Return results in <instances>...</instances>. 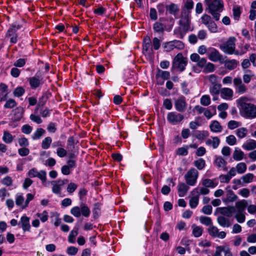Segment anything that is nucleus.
<instances>
[{"instance_id": "obj_57", "label": "nucleus", "mask_w": 256, "mask_h": 256, "mask_svg": "<svg viewBox=\"0 0 256 256\" xmlns=\"http://www.w3.org/2000/svg\"><path fill=\"white\" fill-rule=\"evenodd\" d=\"M226 141L230 146H234L236 144V139L234 135H230L226 137Z\"/></svg>"}, {"instance_id": "obj_24", "label": "nucleus", "mask_w": 256, "mask_h": 256, "mask_svg": "<svg viewBox=\"0 0 256 256\" xmlns=\"http://www.w3.org/2000/svg\"><path fill=\"white\" fill-rule=\"evenodd\" d=\"M233 90L228 88H222L220 90V96L221 97L226 100H230L232 99L233 96Z\"/></svg>"}, {"instance_id": "obj_15", "label": "nucleus", "mask_w": 256, "mask_h": 256, "mask_svg": "<svg viewBox=\"0 0 256 256\" xmlns=\"http://www.w3.org/2000/svg\"><path fill=\"white\" fill-rule=\"evenodd\" d=\"M229 188H226L224 196L222 198V201L225 203L234 202L238 198V196Z\"/></svg>"}, {"instance_id": "obj_1", "label": "nucleus", "mask_w": 256, "mask_h": 256, "mask_svg": "<svg viewBox=\"0 0 256 256\" xmlns=\"http://www.w3.org/2000/svg\"><path fill=\"white\" fill-rule=\"evenodd\" d=\"M250 100L246 96H243L236 100L239 106L240 116L246 119L256 118V104L247 102Z\"/></svg>"}, {"instance_id": "obj_52", "label": "nucleus", "mask_w": 256, "mask_h": 256, "mask_svg": "<svg viewBox=\"0 0 256 256\" xmlns=\"http://www.w3.org/2000/svg\"><path fill=\"white\" fill-rule=\"evenodd\" d=\"M16 203L18 206H22L24 205V197L22 194H18L16 196Z\"/></svg>"}, {"instance_id": "obj_49", "label": "nucleus", "mask_w": 256, "mask_h": 256, "mask_svg": "<svg viewBox=\"0 0 256 256\" xmlns=\"http://www.w3.org/2000/svg\"><path fill=\"white\" fill-rule=\"evenodd\" d=\"M210 98L208 95L202 96L200 100L201 104L204 106H208L210 104Z\"/></svg>"}, {"instance_id": "obj_40", "label": "nucleus", "mask_w": 256, "mask_h": 256, "mask_svg": "<svg viewBox=\"0 0 256 256\" xmlns=\"http://www.w3.org/2000/svg\"><path fill=\"white\" fill-rule=\"evenodd\" d=\"M37 178H39L42 182V184L44 186H47L46 185V172L45 170H41L38 172Z\"/></svg>"}, {"instance_id": "obj_7", "label": "nucleus", "mask_w": 256, "mask_h": 256, "mask_svg": "<svg viewBox=\"0 0 256 256\" xmlns=\"http://www.w3.org/2000/svg\"><path fill=\"white\" fill-rule=\"evenodd\" d=\"M198 172L194 168L190 169L184 176L186 184L188 186H194L197 181Z\"/></svg>"}, {"instance_id": "obj_14", "label": "nucleus", "mask_w": 256, "mask_h": 256, "mask_svg": "<svg viewBox=\"0 0 256 256\" xmlns=\"http://www.w3.org/2000/svg\"><path fill=\"white\" fill-rule=\"evenodd\" d=\"M208 232L214 238L223 239L226 236V233L224 231L220 232L219 229L216 226H210L208 228Z\"/></svg>"}, {"instance_id": "obj_60", "label": "nucleus", "mask_w": 256, "mask_h": 256, "mask_svg": "<svg viewBox=\"0 0 256 256\" xmlns=\"http://www.w3.org/2000/svg\"><path fill=\"white\" fill-rule=\"evenodd\" d=\"M206 26L211 32H218V26L213 20H212Z\"/></svg>"}, {"instance_id": "obj_59", "label": "nucleus", "mask_w": 256, "mask_h": 256, "mask_svg": "<svg viewBox=\"0 0 256 256\" xmlns=\"http://www.w3.org/2000/svg\"><path fill=\"white\" fill-rule=\"evenodd\" d=\"M36 215L42 222H46L48 220V212L46 210L43 211L42 213H37Z\"/></svg>"}, {"instance_id": "obj_13", "label": "nucleus", "mask_w": 256, "mask_h": 256, "mask_svg": "<svg viewBox=\"0 0 256 256\" xmlns=\"http://www.w3.org/2000/svg\"><path fill=\"white\" fill-rule=\"evenodd\" d=\"M176 110L178 112H184L186 108L187 104L186 98L184 96L179 97L174 101Z\"/></svg>"}, {"instance_id": "obj_6", "label": "nucleus", "mask_w": 256, "mask_h": 256, "mask_svg": "<svg viewBox=\"0 0 256 256\" xmlns=\"http://www.w3.org/2000/svg\"><path fill=\"white\" fill-rule=\"evenodd\" d=\"M186 64V58L184 57L182 54L178 53L173 60L172 68L178 69L180 72H182L184 70Z\"/></svg>"}, {"instance_id": "obj_29", "label": "nucleus", "mask_w": 256, "mask_h": 256, "mask_svg": "<svg viewBox=\"0 0 256 256\" xmlns=\"http://www.w3.org/2000/svg\"><path fill=\"white\" fill-rule=\"evenodd\" d=\"M210 130L214 132H220L222 130V127L217 120H213L210 125Z\"/></svg>"}, {"instance_id": "obj_46", "label": "nucleus", "mask_w": 256, "mask_h": 256, "mask_svg": "<svg viewBox=\"0 0 256 256\" xmlns=\"http://www.w3.org/2000/svg\"><path fill=\"white\" fill-rule=\"evenodd\" d=\"M236 168L238 174H242L246 170V165L244 162H240L236 164Z\"/></svg>"}, {"instance_id": "obj_54", "label": "nucleus", "mask_w": 256, "mask_h": 256, "mask_svg": "<svg viewBox=\"0 0 256 256\" xmlns=\"http://www.w3.org/2000/svg\"><path fill=\"white\" fill-rule=\"evenodd\" d=\"M12 178L10 176H6L1 180L2 184L6 186H12Z\"/></svg>"}, {"instance_id": "obj_11", "label": "nucleus", "mask_w": 256, "mask_h": 256, "mask_svg": "<svg viewBox=\"0 0 256 256\" xmlns=\"http://www.w3.org/2000/svg\"><path fill=\"white\" fill-rule=\"evenodd\" d=\"M66 180H52L50 183L52 186V192L56 194H58L61 193L62 190V186L68 182Z\"/></svg>"}, {"instance_id": "obj_19", "label": "nucleus", "mask_w": 256, "mask_h": 256, "mask_svg": "<svg viewBox=\"0 0 256 256\" xmlns=\"http://www.w3.org/2000/svg\"><path fill=\"white\" fill-rule=\"evenodd\" d=\"M42 78V76L37 72L36 75L30 78V84L31 88L33 89H35L39 86L41 84V81Z\"/></svg>"}, {"instance_id": "obj_58", "label": "nucleus", "mask_w": 256, "mask_h": 256, "mask_svg": "<svg viewBox=\"0 0 256 256\" xmlns=\"http://www.w3.org/2000/svg\"><path fill=\"white\" fill-rule=\"evenodd\" d=\"M152 48L153 50H158L161 45V40L156 37H154L152 39Z\"/></svg>"}, {"instance_id": "obj_62", "label": "nucleus", "mask_w": 256, "mask_h": 256, "mask_svg": "<svg viewBox=\"0 0 256 256\" xmlns=\"http://www.w3.org/2000/svg\"><path fill=\"white\" fill-rule=\"evenodd\" d=\"M100 204L98 202L94 204V208L92 210V212L94 213V218H97L99 215L100 212Z\"/></svg>"}, {"instance_id": "obj_28", "label": "nucleus", "mask_w": 256, "mask_h": 256, "mask_svg": "<svg viewBox=\"0 0 256 256\" xmlns=\"http://www.w3.org/2000/svg\"><path fill=\"white\" fill-rule=\"evenodd\" d=\"M244 156V152L240 148L238 147L234 148V150L232 154V158L235 160H241L243 159Z\"/></svg>"}, {"instance_id": "obj_44", "label": "nucleus", "mask_w": 256, "mask_h": 256, "mask_svg": "<svg viewBox=\"0 0 256 256\" xmlns=\"http://www.w3.org/2000/svg\"><path fill=\"white\" fill-rule=\"evenodd\" d=\"M156 76L157 77L161 78L164 80H168L170 77V73L168 71H163L158 70L157 72Z\"/></svg>"}, {"instance_id": "obj_27", "label": "nucleus", "mask_w": 256, "mask_h": 256, "mask_svg": "<svg viewBox=\"0 0 256 256\" xmlns=\"http://www.w3.org/2000/svg\"><path fill=\"white\" fill-rule=\"evenodd\" d=\"M220 144V140L217 136H214L212 139H207L206 141V144L208 146H212L213 148L216 149L218 148Z\"/></svg>"}, {"instance_id": "obj_43", "label": "nucleus", "mask_w": 256, "mask_h": 256, "mask_svg": "<svg viewBox=\"0 0 256 256\" xmlns=\"http://www.w3.org/2000/svg\"><path fill=\"white\" fill-rule=\"evenodd\" d=\"M52 142V140L50 137L48 136L44 138L42 142V148L44 150L48 149Z\"/></svg>"}, {"instance_id": "obj_51", "label": "nucleus", "mask_w": 256, "mask_h": 256, "mask_svg": "<svg viewBox=\"0 0 256 256\" xmlns=\"http://www.w3.org/2000/svg\"><path fill=\"white\" fill-rule=\"evenodd\" d=\"M208 136V133L207 131H197L196 133V137L199 140H202Z\"/></svg>"}, {"instance_id": "obj_53", "label": "nucleus", "mask_w": 256, "mask_h": 256, "mask_svg": "<svg viewBox=\"0 0 256 256\" xmlns=\"http://www.w3.org/2000/svg\"><path fill=\"white\" fill-rule=\"evenodd\" d=\"M200 222L206 226H210L212 224V219L210 217L202 216L200 218Z\"/></svg>"}, {"instance_id": "obj_39", "label": "nucleus", "mask_w": 256, "mask_h": 256, "mask_svg": "<svg viewBox=\"0 0 256 256\" xmlns=\"http://www.w3.org/2000/svg\"><path fill=\"white\" fill-rule=\"evenodd\" d=\"M2 138L6 144H10L13 141L14 136L9 132L4 131Z\"/></svg>"}, {"instance_id": "obj_34", "label": "nucleus", "mask_w": 256, "mask_h": 256, "mask_svg": "<svg viewBox=\"0 0 256 256\" xmlns=\"http://www.w3.org/2000/svg\"><path fill=\"white\" fill-rule=\"evenodd\" d=\"M216 113V106H210L209 108H205L204 114L208 119L210 118Z\"/></svg>"}, {"instance_id": "obj_55", "label": "nucleus", "mask_w": 256, "mask_h": 256, "mask_svg": "<svg viewBox=\"0 0 256 256\" xmlns=\"http://www.w3.org/2000/svg\"><path fill=\"white\" fill-rule=\"evenodd\" d=\"M220 87L221 85L220 84H214L213 86L210 88V93L212 95L218 94Z\"/></svg>"}, {"instance_id": "obj_33", "label": "nucleus", "mask_w": 256, "mask_h": 256, "mask_svg": "<svg viewBox=\"0 0 256 256\" xmlns=\"http://www.w3.org/2000/svg\"><path fill=\"white\" fill-rule=\"evenodd\" d=\"M238 64V62L236 60H232L226 61L225 62L226 68L229 70L235 69Z\"/></svg>"}, {"instance_id": "obj_2", "label": "nucleus", "mask_w": 256, "mask_h": 256, "mask_svg": "<svg viewBox=\"0 0 256 256\" xmlns=\"http://www.w3.org/2000/svg\"><path fill=\"white\" fill-rule=\"evenodd\" d=\"M190 13L186 10H183L181 12L179 26L175 28L174 33L176 37L182 39L186 34L190 30Z\"/></svg>"}, {"instance_id": "obj_64", "label": "nucleus", "mask_w": 256, "mask_h": 256, "mask_svg": "<svg viewBox=\"0 0 256 256\" xmlns=\"http://www.w3.org/2000/svg\"><path fill=\"white\" fill-rule=\"evenodd\" d=\"M201 20H202V24H204L206 26L207 25H208V24L212 21V18L211 17L206 14H203L201 18H200Z\"/></svg>"}, {"instance_id": "obj_16", "label": "nucleus", "mask_w": 256, "mask_h": 256, "mask_svg": "<svg viewBox=\"0 0 256 256\" xmlns=\"http://www.w3.org/2000/svg\"><path fill=\"white\" fill-rule=\"evenodd\" d=\"M193 196L190 200L189 204L192 208H195L198 205L199 202L198 188H195L191 192Z\"/></svg>"}, {"instance_id": "obj_36", "label": "nucleus", "mask_w": 256, "mask_h": 256, "mask_svg": "<svg viewBox=\"0 0 256 256\" xmlns=\"http://www.w3.org/2000/svg\"><path fill=\"white\" fill-rule=\"evenodd\" d=\"M192 234L194 237L198 238L202 236L203 232V230L202 227L197 226L194 224L192 226Z\"/></svg>"}, {"instance_id": "obj_38", "label": "nucleus", "mask_w": 256, "mask_h": 256, "mask_svg": "<svg viewBox=\"0 0 256 256\" xmlns=\"http://www.w3.org/2000/svg\"><path fill=\"white\" fill-rule=\"evenodd\" d=\"M166 28V26L160 22H156L153 26L154 32H162Z\"/></svg>"}, {"instance_id": "obj_4", "label": "nucleus", "mask_w": 256, "mask_h": 256, "mask_svg": "<svg viewBox=\"0 0 256 256\" xmlns=\"http://www.w3.org/2000/svg\"><path fill=\"white\" fill-rule=\"evenodd\" d=\"M236 38L234 37H230L227 41L220 45V48L223 52L228 54H234L240 56L246 54V51L236 50Z\"/></svg>"}, {"instance_id": "obj_30", "label": "nucleus", "mask_w": 256, "mask_h": 256, "mask_svg": "<svg viewBox=\"0 0 256 256\" xmlns=\"http://www.w3.org/2000/svg\"><path fill=\"white\" fill-rule=\"evenodd\" d=\"M242 148L246 150H251L256 148V140H250L242 145Z\"/></svg>"}, {"instance_id": "obj_20", "label": "nucleus", "mask_w": 256, "mask_h": 256, "mask_svg": "<svg viewBox=\"0 0 256 256\" xmlns=\"http://www.w3.org/2000/svg\"><path fill=\"white\" fill-rule=\"evenodd\" d=\"M142 50L144 53L150 54L152 52L153 48L152 46V42L149 36H146L143 40Z\"/></svg>"}, {"instance_id": "obj_21", "label": "nucleus", "mask_w": 256, "mask_h": 256, "mask_svg": "<svg viewBox=\"0 0 256 256\" xmlns=\"http://www.w3.org/2000/svg\"><path fill=\"white\" fill-rule=\"evenodd\" d=\"M19 224H21L22 228L24 232L29 231L30 228V218L26 214L23 215L21 218Z\"/></svg>"}, {"instance_id": "obj_61", "label": "nucleus", "mask_w": 256, "mask_h": 256, "mask_svg": "<svg viewBox=\"0 0 256 256\" xmlns=\"http://www.w3.org/2000/svg\"><path fill=\"white\" fill-rule=\"evenodd\" d=\"M24 90L21 86L18 87L14 89L13 94L16 97H20L22 96L24 94Z\"/></svg>"}, {"instance_id": "obj_32", "label": "nucleus", "mask_w": 256, "mask_h": 256, "mask_svg": "<svg viewBox=\"0 0 256 256\" xmlns=\"http://www.w3.org/2000/svg\"><path fill=\"white\" fill-rule=\"evenodd\" d=\"M248 206L247 200H242L236 203V207L237 208V212H244Z\"/></svg>"}, {"instance_id": "obj_17", "label": "nucleus", "mask_w": 256, "mask_h": 256, "mask_svg": "<svg viewBox=\"0 0 256 256\" xmlns=\"http://www.w3.org/2000/svg\"><path fill=\"white\" fill-rule=\"evenodd\" d=\"M226 161L222 156H216L214 164L218 170H227Z\"/></svg>"}, {"instance_id": "obj_23", "label": "nucleus", "mask_w": 256, "mask_h": 256, "mask_svg": "<svg viewBox=\"0 0 256 256\" xmlns=\"http://www.w3.org/2000/svg\"><path fill=\"white\" fill-rule=\"evenodd\" d=\"M216 221L218 224L223 228H229L232 225L230 219L224 216H218Z\"/></svg>"}, {"instance_id": "obj_41", "label": "nucleus", "mask_w": 256, "mask_h": 256, "mask_svg": "<svg viewBox=\"0 0 256 256\" xmlns=\"http://www.w3.org/2000/svg\"><path fill=\"white\" fill-rule=\"evenodd\" d=\"M45 130L42 128H38L34 132L32 135V138L34 140H38L44 134Z\"/></svg>"}, {"instance_id": "obj_25", "label": "nucleus", "mask_w": 256, "mask_h": 256, "mask_svg": "<svg viewBox=\"0 0 256 256\" xmlns=\"http://www.w3.org/2000/svg\"><path fill=\"white\" fill-rule=\"evenodd\" d=\"M235 210V208L234 206L230 207H222L219 208V212L224 216L227 217H230L232 214Z\"/></svg>"}, {"instance_id": "obj_18", "label": "nucleus", "mask_w": 256, "mask_h": 256, "mask_svg": "<svg viewBox=\"0 0 256 256\" xmlns=\"http://www.w3.org/2000/svg\"><path fill=\"white\" fill-rule=\"evenodd\" d=\"M166 12L174 16L177 18L178 14L180 11V7L178 4L171 3L166 6Z\"/></svg>"}, {"instance_id": "obj_8", "label": "nucleus", "mask_w": 256, "mask_h": 256, "mask_svg": "<svg viewBox=\"0 0 256 256\" xmlns=\"http://www.w3.org/2000/svg\"><path fill=\"white\" fill-rule=\"evenodd\" d=\"M166 118L168 122L170 124L176 125L180 124L184 120V116L176 112H168Z\"/></svg>"}, {"instance_id": "obj_35", "label": "nucleus", "mask_w": 256, "mask_h": 256, "mask_svg": "<svg viewBox=\"0 0 256 256\" xmlns=\"http://www.w3.org/2000/svg\"><path fill=\"white\" fill-rule=\"evenodd\" d=\"M234 132L238 138H243L246 137L247 134L248 129L246 128L242 127L236 130Z\"/></svg>"}, {"instance_id": "obj_47", "label": "nucleus", "mask_w": 256, "mask_h": 256, "mask_svg": "<svg viewBox=\"0 0 256 256\" xmlns=\"http://www.w3.org/2000/svg\"><path fill=\"white\" fill-rule=\"evenodd\" d=\"M236 221L239 223H243L246 220L245 212H237L234 216Z\"/></svg>"}, {"instance_id": "obj_3", "label": "nucleus", "mask_w": 256, "mask_h": 256, "mask_svg": "<svg viewBox=\"0 0 256 256\" xmlns=\"http://www.w3.org/2000/svg\"><path fill=\"white\" fill-rule=\"evenodd\" d=\"M208 8V12L216 20H218L220 14L224 9L222 0H205Z\"/></svg>"}, {"instance_id": "obj_56", "label": "nucleus", "mask_w": 256, "mask_h": 256, "mask_svg": "<svg viewBox=\"0 0 256 256\" xmlns=\"http://www.w3.org/2000/svg\"><path fill=\"white\" fill-rule=\"evenodd\" d=\"M16 106V102L14 99L10 98L6 100L4 105L6 108H12Z\"/></svg>"}, {"instance_id": "obj_37", "label": "nucleus", "mask_w": 256, "mask_h": 256, "mask_svg": "<svg viewBox=\"0 0 256 256\" xmlns=\"http://www.w3.org/2000/svg\"><path fill=\"white\" fill-rule=\"evenodd\" d=\"M244 74L242 76L243 81L246 84H248L250 82L252 78L254 75L252 74L251 70H244Z\"/></svg>"}, {"instance_id": "obj_50", "label": "nucleus", "mask_w": 256, "mask_h": 256, "mask_svg": "<svg viewBox=\"0 0 256 256\" xmlns=\"http://www.w3.org/2000/svg\"><path fill=\"white\" fill-rule=\"evenodd\" d=\"M78 228H77L76 230H72L70 233L68 237V241L71 244H73L74 242V239L76 236L78 235Z\"/></svg>"}, {"instance_id": "obj_10", "label": "nucleus", "mask_w": 256, "mask_h": 256, "mask_svg": "<svg viewBox=\"0 0 256 256\" xmlns=\"http://www.w3.org/2000/svg\"><path fill=\"white\" fill-rule=\"evenodd\" d=\"M209 60L213 62H220L222 60V56L216 48L212 47L208 48L207 54Z\"/></svg>"}, {"instance_id": "obj_45", "label": "nucleus", "mask_w": 256, "mask_h": 256, "mask_svg": "<svg viewBox=\"0 0 256 256\" xmlns=\"http://www.w3.org/2000/svg\"><path fill=\"white\" fill-rule=\"evenodd\" d=\"M194 165L198 169L202 170L204 168L206 162L203 158H200L194 162Z\"/></svg>"}, {"instance_id": "obj_31", "label": "nucleus", "mask_w": 256, "mask_h": 256, "mask_svg": "<svg viewBox=\"0 0 256 256\" xmlns=\"http://www.w3.org/2000/svg\"><path fill=\"white\" fill-rule=\"evenodd\" d=\"M24 112V109L23 108L19 106L14 110V121L20 120L23 116Z\"/></svg>"}, {"instance_id": "obj_12", "label": "nucleus", "mask_w": 256, "mask_h": 256, "mask_svg": "<svg viewBox=\"0 0 256 256\" xmlns=\"http://www.w3.org/2000/svg\"><path fill=\"white\" fill-rule=\"evenodd\" d=\"M234 86L236 92L243 94L247 90L246 86L242 82V80L240 78L236 77L234 79Z\"/></svg>"}, {"instance_id": "obj_42", "label": "nucleus", "mask_w": 256, "mask_h": 256, "mask_svg": "<svg viewBox=\"0 0 256 256\" xmlns=\"http://www.w3.org/2000/svg\"><path fill=\"white\" fill-rule=\"evenodd\" d=\"M202 184L206 188H215L217 184L214 183L212 180L206 178L202 180Z\"/></svg>"}, {"instance_id": "obj_5", "label": "nucleus", "mask_w": 256, "mask_h": 256, "mask_svg": "<svg viewBox=\"0 0 256 256\" xmlns=\"http://www.w3.org/2000/svg\"><path fill=\"white\" fill-rule=\"evenodd\" d=\"M70 214L76 218H80L81 216L88 218L90 216V210L88 206L82 204L80 206H75L70 209Z\"/></svg>"}, {"instance_id": "obj_9", "label": "nucleus", "mask_w": 256, "mask_h": 256, "mask_svg": "<svg viewBox=\"0 0 256 256\" xmlns=\"http://www.w3.org/2000/svg\"><path fill=\"white\" fill-rule=\"evenodd\" d=\"M164 48L166 52H170L174 48L182 50L184 48V44L180 40H174L166 42L164 44Z\"/></svg>"}, {"instance_id": "obj_26", "label": "nucleus", "mask_w": 256, "mask_h": 256, "mask_svg": "<svg viewBox=\"0 0 256 256\" xmlns=\"http://www.w3.org/2000/svg\"><path fill=\"white\" fill-rule=\"evenodd\" d=\"M189 190V186L187 184L184 182L179 184L178 186V196L180 197L184 196Z\"/></svg>"}, {"instance_id": "obj_22", "label": "nucleus", "mask_w": 256, "mask_h": 256, "mask_svg": "<svg viewBox=\"0 0 256 256\" xmlns=\"http://www.w3.org/2000/svg\"><path fill=\"white\" fill-rule=\"evenodd\" d=\"M16 26H12L8 30L6 36L10 38V42L12 44H16L17 42V34L16 33L15 30Z\"/></svg>"}, {"instance_id": "obj_48", "label": "nucleus", "mask_w": 256, "mask_h": 256, "mask_svg": "<svg viewBox=\"0 0 256 256\" xmlns=\"http://www.w3.org/2000/svg\"><path fill=\"white\" fill-rule=\"evenodd\" d=\"M254 178V176L252 174L248 173L242 177L243 182L245 184H248L252 182Z\"/></svg>"}, {"instance_id": "obj_63", "label": "nucleus", "mask_w": 256, "mask_h": 256, "mask_svg": "<svg viewBox=\"0 0 256 256\" xmlns=\"http://www.w3.org/2000/svg\"><path fill=\"white\" fill-rule=\"evenodd\" d=\"M214 65L210 62L206 63L204 68V72H214Z\"/></svg>"}]
</instances>
